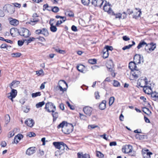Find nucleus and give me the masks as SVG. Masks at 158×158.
Returning <instances> with one entry per match:
<instances>
[{
    "label": "nucleus",
    "mask_w": 158,
    "mask_h": 158,
    "mask_svg": "<svg viewBox=\"0 0 158 158\" xmlns=\"http://www.w3.org/2000/svg\"><path fill=\"white\" fill-rule=\"evenodd\" d=\"M19 83L20 82L19 81H14L10 85V87L11 89H12L13 88H15L17 86Z\"/></svg>",
    "instance_id": "nucleus-19"
},
{
    "label": "nucleus",
    "mask_w": 158,
    "mask_h": 158,
    "mask_svg": "<svg viewBox=\"0 0 158 158\" xmlns=\"http://www.w3.org/2000/svg\"><path fill=\"white\" fill-rule=\"evenodd\" d=\"M19 30L17 28H12L10 30V33L12 36L13 37L17 35V34H19Z\"/></svg>",
    "instance_id": "nucleus-15"
},
{
    "label": "nucleus",
    "mask_w": 158,
    "mask_h": 158,
    "mask_svg": "<svg viewBox=\"0 0 158 158\" xmlns=\"http://www.w3.org/2000/svg\"><path fill=\"white\" fill-rule=\"evenodd\" d=\"M68 15L70 17H73L74 16L73 13L72 11L68 12H67Z\"/></svg>",
    "instance_id": "nucleus-57"
},
{
    "label": "nucleus",
    "mask_w": 158,
    "mask_h": 158,
    "mask_svg": "<svg viewBox=\"0 0 158 158\" xmlns=\"http://www.w3.org/2000/svg\"><path fill=\"white\" fill-rule=\"evenodd\" d=\"M82 65H77V69L80 72H82L83 69H82Z\"/></svg>",
    "instance_id": "nucleus-54"
},
{
    "label": "nucleus",
    "mask_w": 158,
    "mask_h": 158,
    "mask_svg": "<svg viewBox=\"0 0 158 158\" xmlns=\"http://www.w3.org/2000/svg\"><path fill=\"white\" fill-rule=\"evenodd\" d=\"M58 85L64 87V85H66L67 87H68V85L66 82L63 80H60L59 81L58 83Z\"/></svg>",
    "instance_id": "nucleus-29"
},
{
    "label": "nucleus",
    "mask_w": 158,
    "mask_h": 158,
    "mask_svg": "<svg viewBox=\"0 0 158 158\" xmlns=\"http://www.w3.org/2000/svg\"><path fill=\"white\" fill-rule=\"evenodd\" d=\"M27 135L29 136V137H34L36 135L33 132H31L28 133Z\"/></svg>",
    "instance_id": "nucleus-59"
},
{
    "label": "nucleus",
    "mask_w": 158,
    "mask_h": 158,
    "mask_svg": "<svg viewBox=\"0 0 158 158\" xmlns=\"http://www.w3.org/2000/svg\"><path fill=\"white\" fill-rule=\"evenodd\" d=\"M52 115L53 118V122L55 121L58 117V113L55 111L52 112Z\"/></svg>",
    "instance_id": "nucleus-31"
},
{
    "label": "nucleus",
    "mask_w": 158,
    "mask_h": 158,
    "mask_svg": "<svg viewBox=\"0 0 158 158\" xmlns=\"http://www.w3.org/2000/svg\"><path fill=\"white\" fill-rule=\"evenodd\" d=\"M55 51L60 54H64L65 53V51L61 50L58 48H54Z\"/></svg>",
    "instance_id": "nucleus-35"
},
{
    "label": "nucleus",
    "mask_w": 158,
    "mask_h": 158,
    "mask_svg": "<svg viewBox=\"0 0 158 158\" xmlns=\"http://www.w3.org/2000/svg\"><path fill=\"white\" fill-rule=\"evenodd\" d=\"M3 10L10 14L14 13L15 10L14 7L9 4L5 5L3 7Z\"/></svg>",
    "instance_id": "nucleus-5"
},
{
    "label": "nucleus",
    "mask_w": 158,
    "mask_h": 158,
    "mask_svg": "<svg viewBox=\"0 0 158 158\" xmlns=\"http://www.w3.org/2000/svg\"><path fill=\"white\" fill-rule=\"evenodd\" d=\"M95 97L96 99H99L100 98V96L99 95V93L98 91H96L95 93Z\"/></svg>",
    "instance_id": "nucleus-55"
},
{
    "label": "nucleus",
    "mask_w": 158,
    "mask_h": 158,
    "mask_svg": "<svg viewBox=\"0 0 158 158\" xmlns=\"http://www.w3.org/2000/svg\"><path fill=\"white\" fill-rule=\"evenodd\" d=\"M113 48L112 46H110L108 45H106L105 46L104 49L106 50V51L108 52L109 51H112Z\"/></svg>",
    "instance_id": "nucleus-38"
},
{
    "label": "nucleus",
    "mask_w": 158,
    "mask_h": 158,
    "mask_svg": "<svg viewBox=\"0 0 158 158\" xmlns=\"http://www.w3.org/2000/svg\"><path fill=\"white\" fill-rule=\"evenodd\" d=\"M49 11H52V12L54 13H57L58 12L59 10V8L56 6H52V8L50 10H48Z\"/></svg>",
    "instance_id": "nucleus-32"
},
{
    "label": "nucleus",
    "mask_w": 158,
    "mask_h": 158,
    "mask_svg": "<svg viewBox=\"0 0 158 158\" xmlns=\"http://www.w3.org/2000/svg\"><path fill=\"white\" fill-rule=\"evenodd\" d=\"M27 39V40L28 41L27 44H28L29 43H31V41H33L35 39V38L33 37H30L29 38Z\"/></svg>",
    "instance_id": "nucleus-56"
},
{
    "label": "nucleus",
    "mask_w": 158,
    "mask_h": 158,
    "mask_svg": "<svg viewBox=\"0 0 158 158\" xmlns=\"http://www.w3.org/2000/svg\"><path fill=\"white\" fill-rule=\"evenodd\" d=\"M16 137H17V139H19V141L23 137V136L21 134H19L17 136H15Z\"/></svg>",
    "instance_id": "nucleus-61"
},
{
    "label": "nucleus",
    "mask_w": 158,
    "mask_h": 158,
    "mask_svg": "<svg viewBox=\"0 0 158 158\" xmlns=\"http://www.w3.org/2000/svg\"><path fill=\"white\" fill-rule=\"evenodd\" d=\"M41 34H43L45 36H47L49 35L47 29L46 28H43L41 30Z\"/></svg>",
    "instance_id": "nucleus-30"
},
{
    "label": "nucleus",
    "mask_w": 158,
    "mask_h": 158,
    "mask_svg": "<svg viewBox=\"0 0 158 158\" xmlns=\"http://www.w3.org/2000/svg\"><path fill=\"white\" fill-rule=\"evenodd\" d=\"M134 61L136 64H139L143 62V59L142 56L140 54H136L134 57Z\"/></svg>",
    "instance_id": "nucleus-6"
},
{
    "label": "nucleus",
    "mask_w": 158,
    "mask_h": 158,
    "mask_svg": "<svg viewBox=\"0 0 158 158\" xmlns=\"http://www.w3.org/2000/svg\"><path fill=\"white\" fill-rule=\"evenodd\" d=\"M108 52L107 51H106V50L104 49L103 50V58L105 59L106 58L108 57Z\"/></svg>",
    "instance_id": "nucleus-36"
},
{
    "label": "nucleus",
    "mask_w": 158,
    "mask_h": 158,
    "mask_svg": "<svg viewBox=\"0 0 158 158\" xmlns=\"http://www.w3.org/2000/svg\"><path fill=\"white\" fill-rule=\"evenodd\" d=\"M141 73V72L138 70V68L131 71V74L133 77V79H131L133 80L138 78L140 76Z\"/></svg>",
    "instance_id": "nucleus-7"
},
{
    "label": "nucleus",
    "mask_w": 158,
    "mask_h": 158,
    "mask_svg": "<svg viewBox=\"0 0 158 158\" xmlns=\"http://www.w3.org/2000/svg\"><path fill=\"white\" fill-rule=\"evenodd\" d=\"M37 39H39V40L42 42H44L45 41V39L42 37H40L39 38H37Z\"/></svg>",
    "instance_id": "nucleus-64"
},
{
    "label": "nucleus",
    "mask_w": 158,
    "mask_h": 158,
    "mask_svg": "<svg viewBox=\"0 0 158 158\" xmlns=\"http://www.w3.org/2000/svg\"><path fill=\"white\" fill-rule=\"evenodd\" d=\"M62 144H61L60 147V149H59L60 150V151H63V152H62V153H63L64 152L65 149L66 150L69 149V148L67 145L64 142H62Z\"/></svg>",
    "instance_id": "nucleus-21"
},
{
    "label": "nucleus",
    "mask_w": 158,
    "mask_h": 158,
    "mask_svg": "<svg viewBox=\"0 0 158 158\" xmlns=\"http://www.w3.org/2000/svg\"><path fill=\"white\" fill-rule=\"evenodd\" d=\"M79 117L81 120H87V117L85 115L79 113Z\"/></svg>",
    "instance_id": "nucleus-39"
},
{
    "label": "nucleus",
    "mask_w": 158,
    "mask_h": 158,
    "mask_svg": "<svg viewBox=\"0 0 158 158\" xmlns=\"http://www.w3.org/2000/svg\"><path fill=\"white\" fill-rule=\"evenodd\" d=\"M54 19H51L49 22V23L50 25V28L51 31L53 32H56L57 30V28L56 26L54 25V23H52V22L54 21Z\"/></svg>",
    "instance_id": "nucleus-10"
},
{
    "label": "nucleus",
    "mask_w": 158,
    "mask_h": 158,
    "mask_svg": "<svg viewBox=\"0 0 158 158\" xmlns=\"http://www.w3.org/2000/svg\"><path fill=\"white\" fill-rule=\"evenodd\" d=\"M142 153L144 158H150V155L152 154V153L149 152L148 149L143 150Z\"/></svg>",
    "instance_id": "nucleus-12"
},
{
    "label": "nucleus",
    "mask_w": 158,
    "mask_h": 158,
    "mask_svg": "<svg viewBox=\"0 0 158 158\" xmlns=\"http://www.w3.org/2000/svg\"><path fill=\"white\" fill-rule=\"evenodd\" d=\"M108 10H107V13L111 15H114V12L111 9L110 7H109L108 9Z\"/></svg>",
    "instance_id": "nucleus-50"
},
{
    "label": "nucleus",
    "mask_w": 158,
    "mask_h": 158,
    "mask_svg": "<svg viewBox=\"0 0 158 158\" xmlns=\"http://www.w3.org/2000/svg\"><path fill=\"white\" fill-rule=\"evenodd\" d=\"M72 30L75 32L77 31V27L74 25H73L71 27Z\"/></svg>",
    "instance_id": "nucleus-60"
},
{
    "label": "nucleus",
    "mask_w": 158,
    "mask_h": 158,
    "mask_svg": "<svg viewBox=\"0 0 158 158\" xmlns=\"http://www.w3.org/2000/svg\"><path fill=\"white\" fill-rule=\"evenodd\" d=\"M9 21L10 24L14 26H17L19 23V21L18 20L12 18L9 19Z\"/></svg>",
    "instance_id": "nucleus-18"
},
{
    "label": "nucleus",
    "mask_w": 158,
    "mask_h": 158,
    "mask_svg": "<svg viewBox=\"0 0 158 158\" xmlns=\"http://www.w3.org/2000/svg\"><path fill=\"white\" fill-rule=\"evenodd\" d=\"M132 146L129 145L123 146L122 148V151L125 153H130L132 152Z\"/></svg>",
    "instance_id": "nucleus-8"
},
{
    "label": "nucleus",
    "mask_w": 158,
    "mask_h": 158,
    "mask_svg": "<svg viewBox=\"0 0 158 158\" xmlns=\"http://www.w3.org/2000/svg\"><path fill=\"white\" fill-rule=\"evenodd\" d=\"M113 85L115 87H118L120 86V83L117 81L114 80Z\"/></svg>",
    "instance_id": "nucleus-45"
},
{
    "label": "nucleus",
    "mask_w": 158,
    "mask_h": 158,
    "mask_svg": "<svg viewBox=\"0 0 158 158\" xmlns=\"http://www.w3.org/2000/svg\"><path fill=\"white\" fill-rule=\"evenodd\" d=\"M73 129V126L72 124H66L65 126L62 129V132L65 134H69L72 132Z\"/></svg>",
    "instance_id": "nucleus-2"
},
{
    "label": "nucleus",
    "mask_w": 158,
    "mask_h": 158,
    "mask_svg": "<svg viewBox=\"0 0 158 158\" xmlns=\"http://www.w3.org/2000/svg\"><path fill=\"white\" fill-rule=\"evenodd\" d=\"M25 123L27 126L30 127H33L35 123L34 120L32 119H30V118H28L27 120H26Z\"/></svg>",
    "instance_id": "nucleus-16"
},
{
    "label": "nucleus",
    "mask_w": 158,
    "mask_h": 158,
    "mask_svg": "<svg viewBox=\"0 0 158 158\" xmlns=\"http://www.w3.org/2000/svg\"><path fill=\"white\" fill-rule=\"evenodd\" d=\"M45 104V102L44 101L39 102L36 105V106L37 108H39L42 107Z\"/></svg>",
    "instance_id": "nucleus-37"
},
{
    "label": "nucleus",
    "mask_w": 158,
    "mask_h": 158,
    "mask_svg": "<svg viewBox=\"0 0 158 158\" xmlns=\"http://www.w3.org/2000/svg\"><path fill=\"white\" fill-rule=\"evenodd\" d=\"M19 34L21 36L27 38L31 35V34L27 29L23 28L19 29Z\"/></svg>",
    "instance_id": "nucleus-3"
},
{
    "label": "nucleus",
    "mask_w": 158,
    "mask_h": 158,
    "mask_svg": "<svg viewBox=\"0 0 158 158\" xmlns=\"http://www.w3.org/2000/svg\"><path fill=\"white\" fill-rule=\"evenodd\" d=\"M113 15L115 16L116 19L118 18L119 19H120L122 18V14L120 13H118V14L114 13V15Z\"/></svg>",
    "instance_id": "nucleus-48"
},
{
    "label": "nucleus",
    "mask_w": 158,
    "mask_h": 158,
    "mask_svg": "<svg viewBox=\"0 0 158 158\" xmlns=\"http://www.w3.org/2000/svg\"><path fill=\"white\" fill-rule=\"evenodd\" d=\"M63 22L62 20H58L56 22V25L58 27Z\"/></svg>",
    "instance_id": "nucleus-63"
},
{
    "label": "nucleus",
    "mask_w": 158,
    "mask_h": 158,
    "mask_svg": "<svg viewBox=\"0 0 158 158\" xmlns=\"http://www.w3.org/2000/svg\"><path fill=\"white\" fill-rule=\"evenodd\" d=\"M36 148L35 147H31L28 148L26 151V153L28 155L33 154L35 152Z\"/></svg>",
    "instance_id": "nucleus-13"
},
{
    "label": "nucleus",
    "mask_w": 158,
    "mask_h": 158,
    "mask_svg": "<svg viewBox=\"0 0 158 158\" xmlns=\"http://www.w3.org/2000/svg\"><path fill=\"white\" fill-rule=\"evenodd\" d=\"M88 62L91 64H95L96 63V60L95 59H89L88 60Z\"/></svg>",
    "instance_id": "nucleus-51"
},
{
    "label": "nucleus",
    "mask_w": 158,
    "mask_h": 158,
    "mask_svg": "<svg viewBox=\"0 0 158 158\" xmlns=\"http://www.w3.org/2000/svg\"><path fill=\"white\" fill-rule=\"evenodd\" d=\"M44 109L49 113L53 112L56 110V106L51 102H48L46 103Z\"/></svg>",
    "instance_id": "nucleus-1"
},
{
    "label": "nucleus",
    "mask_w": 158,
    "mask_h": 158,
    "mask_svg": "<svg viewBox=\"0 0 158 158\" xmlns=\"http://www.w3.org/2000/svg\"><path fill=\"white\" fill-rule=\"evenodd\" d=\"M41 95V93L40 92L33 93L32 94V97L33 98H35L38 96H40Z\"/></svg>",
    "instance_id": "nucleus-43"
},
{
    "label": "nucleus",
    "mask_w": 158,
    "mask_h": 158,
    "mask_svg": "<svg viewBox=\"0 0 158 158\" xmlns=\"http://www.w3.org/2000/svg\"><path fill=\"white\" fill-rule=\"evenodd\" d=\"M24 43V41L22 40H19L18 41V44L19 46H22Z\"/></svg>",
    "instance_id": "nucleus-53"
},
{
    "label": "nucleus",
    "mask_w": 158,
    "mask_h": 158,
    "mask_svg": "<svg viewBox=\"0 0 158 158\" xmlns=\"http://www.w3.org/2000/svg\"><path fill=\"white\" fill-rule=\"evenodd\" d=\"M147 44V43L143 40H141L137 47L138 49H139Z\"/></svg>",
    "instance_id": "nucleus-26"
},
{
    "label": "nucleus",
    "mask_w": 158,
    "mask_h": 158,
    "mask_svg": "<svg viewBox=\"0 0 158 158\" xmlns=\"http://www.w3.org/2000/svg\"><path fill=\"white\" fill-rule=\"evenodd\" d=\"M12 90L8 94L10 95L9 96H12L13 97L15 98L17 95V92L16 89H11Z\"/></svg>",
    "instance_id": "nucleus-22"
},
{
    "label": "nucleus",
    "mask_w": 158,
    "mask_h": 158,
    "mask_svg": "<svg viewBox=\"0 0 158 158\" xmlns=\"http://www.w3.org/2000/svg\"><path fill=\"white\" fill-rule=\"evenodd\" d=\"M82 3L85 5H88L90 2V0H81Z\"/></svg>",
    "instance_id": "nucleus-49"
},
{
    "label": "nucleus",
    "mask_w": 158,
    "mask_h": 158,
    "mask_svg": "<svg viewBox=\"0 0 158 158\" xmlns=\"http://www.w3.org/2000/svg\"><path fill=\"white\" fill-rule=\"evenodd\" d=\"M5 119L6 123H8L10 120V116L8 114H6L5 116Z\"/></svg>",
    "instance_id": "nucleus-44"
},
{
    "label": "nucleus",
    "mask_w": 158,
    "mask_h": 158,
    "mask_svg": "<svg viewBox=\"0 0 158 158\" xmlns=\"http://www.w3.org/2000/svg\"><path fill=\"white\" fill-rule=\"evenodd\" d=\"M55 89L56 91L59 90L60 91H62V93H63L64 91L66 90V89L65 88H63L62 86L58 85L56 86Z\"/></svg>",
    "instance_id": "nucleus-27"
},
{
    "label": "nucleus",
    "mask_w": 158,
    "mask_h": 158,
    "mask_svg": "<svg viewBox=\"0 0 158 158\" xmlns=\"http://www.w3.org/2000/svg\"><path fill=\"white\" fill-rule=\"evenodd\" d=\"M137 85L141 87H146L148 85V79L146 77L143 79H139L137 81Z\"/></svg>",
    "instance_id": "nucleus-4"
},
{
    "label": "nucleus",
    "mask_w": 158,
    "mask_h": 158,
    "mask_svg": "<svg viewBox=\"0 0 158 158\" xmlns=\"http://www.w3.org/2000/svg\"><path fill=\"white\" fill-rule=\"evenodd\" d=\"M123 40L125 41H127L130 40V38L126 35L123 37Z\"/></svg>",
    "instance_id": "nucleus-62"
},
{
    "label": "nucleus",
    "mask_w": 158,
    "mask_h": 158,
    "mask_svg": "<svg viewBox=\"0 0 158 158\" xmlns=\"http://www.w3.org/2000/svg\"><path fill=\"white\" fill-rule=\"evenodd\" d=\"M143 111L148 115H149L151 113V111L148 108L145 107L143 108Z\"/></svg>",
    "instance_id": "nucleus-34"
},
{
    "label": "nucleus",
    "mask_w": 158,
    "mask_h": 158,
    "mask_svg": "<svg viewBox=\"0 0 158 158\" xmlns=\"http://www.w3.org/2000/svg\"><path fill=\"white\" fill-rule=\"evenodd\" d=\"M151 94L153 100L155 101L158 100V93H157L155 91L154 92H152Z\"/></svg>",
    "instance_id": "nucleus-24"
},
{
    "label": "nucleus",
    "mask_w": 158,
    "mask_h": 158,
    "mask_svg": "<svg viewBox=\"0 0 158 158\" xmlns=\"http://www.w3.org/2000/svg\"><path fill=\"white\" fill-rule=\"evenodd\" d=\"M83 111L86 115L90 116L91 114L92 109L90 107L86 106L83 108Z\"/></svg>",
    "instance_id": "nucleus-11"
},
{
    "label": "nucleus",
    "mask_w": 158,
    "mask_h": 158,
    "mask_svg": "<svg viewBox=\"0 0 158 158\" xmlns=\"http://www.w3.org/2000/svg\"><path fill=\"white\" fill-rule=\"evenodd\" d=\"M96 156L99 158H102L104 157V155L101 152L97 151Z\"/></svg>",
    "instance_id": "nucleus-41"
},
{
    "label": "nucleus",
    "mask_w": 158,
    "mask_h": 158,
    "mask_svg": "<svg viewBox=\"0 0 158 158\" xmlns=\"http://www.w3.org/2000/svg\"><path fill=\"white\" fill-rule=\"evenodd\" d=\"M43 73V71L42 69H40L39 71H36V73L38 76L40 75Z\"/></svg>",
    "instance_id": "nucleus-58"
},
{
    "label": "nucleus",
    "mask_w": 158,
    "mask_h": 158,
    "mask_svg": "<svg viewBox=\"0 0 158 158\" xmlns=\"http://www.w3.org/2000/svg\"><path fill=\"white\" fill-rule=\"evenodd\" d=\"M149 44V47L150 48L149 51H150V52H151L153 51L156 48V44H154L153 43H151Z\"/></svg>",
    "instance_id": "nucleus-28"
},
{
    "label": "nucleus",
    "mask_w": 158,
    "mask_h": 158,
    "mask_svg": "<svg viewBox=\"0 0 158 158\" xmlns=\"http://www.w3.org/2000/svg\"><path fill=\"white\" fill-rule=\"evenodd\" d=\"M144 92L146 94H150L152 93V90L150 86L148 85L143 88Z\"/></svg>",
    "instance_id": "nucleus-14"
},
{
    "label": "nucleus",
    "mask_w": 158,
    "mask_h": 158,
    "mask_svg": "<svg viewBox=\"0 0 158 158\" xmlns=\"http://www.w3.org/2000/svg\"><path fill=\"white\" fill-rule=\"evenodd\" d=\"M68 123L65 121H63L57 126V128H62V129H63L64 127L66 126V124H67Z\"/></svg>",
    "instance_id": "nucleus-33"
},
{
    "label": "nucleus",
    "mask_w": 158,
    "mask_h": 158,
    "mask_svg": "<svg viewBox=\"0 0 158 158\" xmlns=\"http://www.w3.org/2000/svg\"><path fill=\"white\" fill-rule=\"evenodd\" d=\"M77 156L78 158H90L89 155L88 154H83L82 153H78Z\"/></svg>",
    "instance_id": "nucleus-20"
},
{
    "label": "nucleus",
    "mask_w": 158,
    "mask_h": 158,
    "mask_svg": "<svg viewBox=\"0 0 158 158\" xmlns=\"http://www.w3.org/2000/svg\"><path fill=\"white\" fill-rule=\"evenodd\" d=\"M132 47V45H131V44H129L128 45H127L124 46L123 48L122 49L123 50H125L126 49H129L130 48Z\"/></svg>",
    "instance_id": "nucleus-52"
},
{
    "label": "nucleus",
    "mask_w": 158,
    "mask_h": 158,
    "mask_svg": "<svg viewBox=\"0 0 158 158\" xmlns=\"http://www.w3.org/2000/svg\"><path fill=\"white\" fill-rule=\"evenodd\" d=\"M135 9L136 10H138V13H139V14L137 16H136V15H133V18H135L136 19V17H140V14L141 13V12L140 10V9H139V8H135Z\"/></svg>",
    "instance_id": "nucleus-46"
},
{
    "label": "nucleus",
    "mask_w": 158,
    "mask_h": 158,
    "mask_svg": "<svg viewBox=\"0 0 158 158\" xmlns=\"http://www.w3.org/2000/svg\"><path fill=\"white\" fill-rule=\"evenodd\" d=\"M106 101L103 100L99 105V108L102 110H103L106 108Z\"/></svg>",
    "instance_id": "nucleus-25"
},
{
    "label": "nucleus",
    "mask_w": 158,
    "mask_h": 158,
    "mask_svg": "<svg viewBox=\"0 0 158 158\" xmlns=\"http://www.w3.org/2000/svg\"><path fill=\"white\" fill-rule=\"evenodd\" d=\"M114 98L113 97H111L109 100V105L110 106L114 102Z\"/></svg>",
    "instance_id": "nucleus-42"
},
{
    "label": "nucleus",
    "mask_w": 158,
    "mask_h": 158,
    "mask_svg": "<svg viewBox=\"0 0 158 158\" xmlns=\"http://www.w3.org/2000/svg\"><path fill=\"white\" fill-rule=\"evenodd\" d=\"M149 44H146L145 46V50L148 53H150V51H149V49L150 48L149 47Z\"/></svg>",
    "instance_id": "nucleus-47"
},
{
    "label": "nucleus",
    "mask_w": 158,
    "mask_h": 158,
    "mask_svg": "<svg viewBox=\"0 0 158 158\" xmlns=\"http://www.w3.org/2000/svg\"><path fill=\"white\" fill-rule=\"evenodd\" d=\"M136 63L134 61L129 63V67L131 71L138 68L136 66Z\"/></svg>",
    "instance_id": "nucleus-17"
},
{
    "label": "nucleus",
    "mask_w": 158,
    "mask_h": 158,
    "mask_svg": "<svg viewBox=\"0 0 158 158\" xmlns=\"http://www.w3.org/2000/svg\"><path fill=\"white\" fill-rule=\"evenodd\" d=\"M103 2V0H92V3L95 6L101 7Z\"/></svg>",
    "instance_id": "nucleus-9"
},
{
    "label": "nucleus",
    "mask_w": 158,
    "mask_h": 158,
    "mask_svg": "<svg viewBox=\"0 0 158 158\" xmlns=\"http://www.w3.org/2000/svg\"><path fill=\"white\" fill-rule=\"evenodd\" d=\"M62 143V142H55L53 143V145L56 148L60 149V147Z\"/></svg>",
    "instance_id": "nucleus-23"
},
{
    "label": "nucleus",
    "mask_w": 158,
    "mask_h": 158,
    "mask_svg": "<svg viewBox=\"0 0 158 158\" xmlns=\"http://www.w3.org/2000/svg\"><path fill=\"white\" fill-rule=\"evenodd\" d=\"M21 55V53L19 52L13 53H12L11 54V55L13 57H20Z\"/></svg>",
    "instance_id": "nucleus-40"
}]
</instances>
